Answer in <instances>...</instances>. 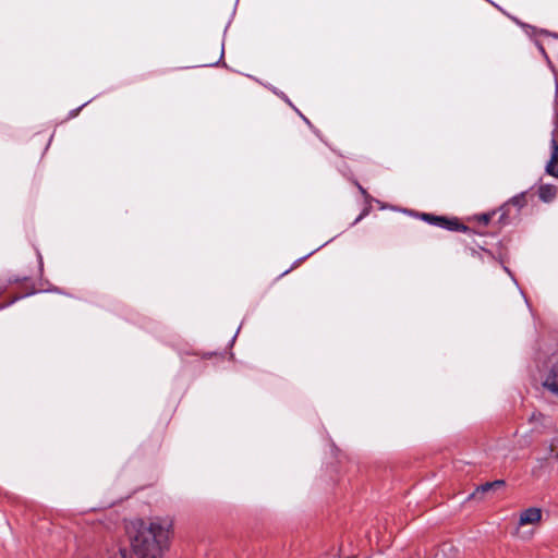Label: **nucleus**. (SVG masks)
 <instances>
[{
  "label": "nucleus",
  "mask_w": 558,
  "mask_h": 558,
  "mask_svg": "<svg viewBox=\"0 0 558 558\" xmlns=\"http://www.w3.org/2000/svg\"><path fill=\"white\" fill-rule=\"evenodd\" d=\"M543 385L550 392L558 396V363L551 366Z\"/></svg>",
  "instance_id": "6"
},
{
  "label": "nucleus",
  "mask_w": 558,
  "mask_h": 558,
  "mask_svg": "<svg viewBox=\"0 0 558 558\" xmlns=\"http://www.w3.org/2000/svg\"><path fill=\"white\" fill-rule=\"evenodd\" d=\"M535 44H536V46H537V48H538L539 52H541V53H542V54H543V56L548 60V56H547V53H546V51H545V49H544L543 45H542L541 43H538L537 40L535 41Z\"/></svg>",
  "instance_id": "13"
},
{
  "label": "nucleus",
  "mask_w": 558,
  "mask_h": 558,
  "mask_svg": "<svg viewBox=\"0 0 558 558\" xmlns=\"http://www.w3.org/2000/svg\"><path fill=\"white\" fill-rule=\"evenodd\" d=\"M489 4H490V5H494V7L498 8V9H500V8H499V5H498V4H496L493 0H490V1H489Z\"/></svg>",
  "instance_id": "15"
},
{
  "label": "nucleus",
  "mask_w": 558,
  "mask_h": 558,
  "mask_svg": "<svg viewBox=\"0 0 558 558\" xmlns=\"http://www.w3.org/2000/svg\"><path fill=\"white\" fill-rule=\"evenodd\" d=\"M131 553L119 544L107 549V558H161L170 547L172 522L156 518L133 521L126 526Z\"/></svg>",
  "instance_id": "1"
},
{
  "label": "nucleus",
  "mask_w": 558,
  "mask_h": 558,
  "mask_svg": "<svg viewBox=\"0 0 558 558\" xmlns=\"http://www.w3.org/2000/svg\"><path fill=\"white\" fill-rule=\"evenodd\" d=\"M457 549L451 544H444L434 558H456Z\"/></svg>",
  "instance_id": "8"
},
{
  "label": "nucleus",
  "mask_w": 558,
  "mask_h": 558,
  "mask_svg": "<svg viewBox=\"0 0 558 558\" xmlns=\"http://www.w3.org/2000/svg\"><path fill=\"white\" fill-rule=\"evenodd\" d=\"M542 519V510L537 507H530L520 513L518 525L523 526L534 524Z\"/></svg>",
  "instance_id": "5"
},
{
  "label": "nucleus",
  "mask_w": 558,
  "mask_h": 558,
  "mask_svg": "<svg viewBox=\"0 0 558 558\" xmlns=\"http://www.w3.org/2000/svg\"><path fill=\"white\" fill-rule=\"evenodd\" d=\"M472 220L477 221L480 223L487 225L488 223V214H482L478 216H474Z\"/></svg>",
  "instance_id": "11"
},
{
  "label": "nucleus",
  "mask_w": 558,
  "mask_h": 558,
  "mask_svg": "<svg viewBox=\"0 0 558 558\" xmlns=\"http://www.w3.org/2000/svg\"><path fill=\"white\" fill-rule=\"evenodd\" d=\"M422 218L432 225H436V226L441 227L447 230H451V231H466L468 230V227L460 223L457 218L449 219L446 217H438V216H434V215H429V214H423Z\"/></svg>",
  "instance_id": "4"
},
{
  "label": "nucleus",
  "mask_w": 558,
  "mask_h": 558,
  "mask_svg": "<svg viewBox=\"0 0 558 558\" xmlns=\"http://www.w3.org/2000/svg\"><path fill=\"white\" fill-rule=\"evenodd\" d=\"M360 190H361L362 194L367 198L368 195L366 194V192L361 186H360Z\"/></svg>",
  "instance_id": "16"
},
{
  "label": "nucleus",
  "mask_w": 558,
  "mask_h": 558,
  "mask_svg": "<svg viewBox=\"0 0 558 558\" xmlns=\"http://www.w3.org/2000/svg\"><path fill=\"white\" fill-rule=\"evenodd\" d=\"M380 208L385 209V208H387V206L380 204Z\"/></svg>",
  "instance_id": "17"
},
{
  "label": "nucleus",
  "mask_w": 558,
  "mask_h": 558,
  "mask_svg": "<svg viewBox=\"0 0 558 558\" xmlns=\"http://www.w3.org/2000/svg\"><path fill=\"white\" fill-rule=\"evenodd\" d=\"M513 21H515V23L518 25H520L521 27H523L526 32V34L529 36H534L536 33H539V34H544L546 36H554V37H557L558 38V35L557 34H551L550 32L546 31V29H539L537 31L535 27L529 25V24H525V23H522L520 22L519 20L517 19H513Z\"/></svg>",
  "instance_id": "9"
},
{
  "label": "nucleus",
  "mask_w": 558,
  "mask_h": 558,
  "mask_svg": "<svg viewBox=\"0 0 558 558\" xmlns=\"http://www.w3.org/2000/svg\"><path fill=\"white\" fill-rule=\"evenodd\" d=\"M504 485H505V481L504 480H496V481L490 482V493L496 492L497 489H499Z\"/></svg>",
  "instance_id": "10"
},
{
  "label": "nucleus",
  "mask_w": 558,
  "mask_h": 558,
  "mask_svg": "<svg viewBox=\"0 0 558 558\" xmlns=\"http://www.w3.org/2000/svg\"><path fill=\"white\" fill-rule=\"evenodd\" d=\"M557 193V189L553 184H542L538 187V197L544 203H550Z\"/></svg>",
  "instance_id": "7"
},
{
  "label": "nucleus",
  "mask_w": 558,
  "mask_h": 558,
  "mask_svg": "<svg viewBox=\"0 0 558 558\" xmlns=\"http://www.w3.org/2000/svg\"><path fill=\"white\" fill-rule=\"evenodd\" d=\"M502 268H504V270H505V271H507V272L511 276V279L513 280V282H514L515 284H518V282H517L515 278H514V276L511 274V271L508 269V267L502 266Z\"/></svg>",
  "instance_id": "14"
},
{
  "label": "nucleus",
  "mask_w": 558,
  "mask_h": 558,
  "mask_svg": "<svg viewBox=\"0 0 558 558\" xmlns=\"http://www.w3.org/2000/svg\"><path fill=\"white\" fill-rule=\"evenodd\" d=\"M486 490H488V483H485V484L481 485V487H478L476 493L473 494L472 496L474 497V496H476L480 493H485Z\"/></svg>",
  "instance_id": "12"
},
{
  "label": "nucleus",
  "mask_w": 558,
  "mask_h": 558,
  "mask_svg": "<svg viewBox=\"0 0 558 558\" xmlns=\"http://www.w3.org/2000/svg\"><path fill=\"white\" fill-rule=\"evenodd\" d=\"M557 114L555 116V128L551 132V140H550V159L547 161L545 171L547 174L551 177L558 178V142H557Z\"/></svg>",
  "instance_id": "3"
},
{
  "label": "nucleus",
  "mask_w": 558,
  "mask_h": 558,
  "mask_svg": "<svg viewBox=\"0 0 558 558\" xmlns=\"http://www.w3.org/2000/svg\"><path fill=\"white\" fill-rule=\"evenodd\" d=\"M526 194L527 192H521L504 203L497 210H490V220L496 214H499L498 222L501 226L518 221L521 209L526 205Z\"/></svg>",
  "instance_id": "2"
}]
</instances>
